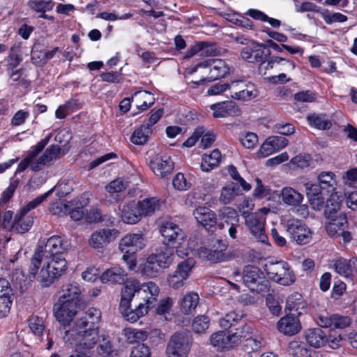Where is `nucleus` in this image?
<instances>
[{
  "mask_svg": "<svg viewBox=\"0 0 357 357\" xmlns=\"http://www.w3.org/2000/svg\"><path fill=\"white\" fill-rule=\"evenodd\" d=\"M219 218L221 222L218 224L220 229H225L226 227L231 225H238L239 216L237 211L231 207H224L219 211Z\"/></svg>",
  "mask_w": 357,
  "mask_h": 357,
  "instance_id": "nucleus-31",
  "label": "nucleus"
},
{
  "mask_svg": "<svg viewBox=\"0 0 357 357\" xmlns=\"http://www.w3.org/2000/svg\"><path fill=\"white\" fill-rule=\"evenodd\" d=\"M239 194V188L237 183H230L221 190L219 201L222 204H228Z\"/></svg>",
  "mask_w": 357,
  "mask_h": 357,
  "instance_id": "nucleus-41",
  "label": "nucleus"
},
{
  "mask_svg": "<svg viewBox=\"0 0 357 357\" xmlns=\"http://www.w3.org/2000/svg\"><path fill=\"white\" fill-rule=\"evenodd\" d=\"M199 67H208L210 76L207 78H202L199 81H191L190 84L199 85L211 82V80L218 79L224 77L229 73V68L226 62L222 59H208L204 62L198 63L193 71H196Z\"/></svg>",
  "mask_w": 357,
  "mask_h": 357,
  "instance_id": "nucleus-8",
  "label": "nucleus"
},
{
  "mask_svg": "<svg viewBox=\"0 0 357 357\" xmlns=\"http://www.w3.org/2000/svg\"><path fill=\"white\" fill-rule=\"evenodd\" d=\"M49 259L51 260L42 268L38 276L43 287H49L66 271L67 267L66 260L61 255H55Z\"/></svg>",
  "mask_w": 357,
  "mask_h": 357,
  "instance_id": "nucleus-6",
  "label": "nucleus"
},
{
  "mask_svg": "<svg viewBox=\"0 0 357 357\" xmlns=\"http://www.w3.org/2000/svg\"><path fill=\"white\" fill-rule=\"evenodd\" d=\"M234 275L252 291L258 294H266L270 291L269 281L266 278L263 271L258 267L247 265L243 268L242 275L239 272H234Z\"/></svg>",
  "mask_w": 357,
  "mask_h": 357,
  "instance_id": "nucleus-2",
  "label": "nucleus"
},
{
  "mask_svg": "<svg viewBox=\"0 0 357 357\" xmlns=\"http://www.w3.org/2000/svg\"><path fill=\"white\" fill-rule=\"evenodd\" d=\"M60 293L61 295L58 300L80 305L82 301L81 290L77 284H65L62 286Z\"/></svg>",
  "mask_w": 357,
  "mask_h": 357,
  "instance_id": "nucleus-24",
  "label": "nucleus"
},
{
  "mask_svg": "<svg viewBox=\"0 0 357 357\" xmlns=\"http://www.w3.org/2000/svg\"><path fill=\"white\" fill-rule=\"evenodd\" d=\"M119 235L116 229H101L93 232L89 238V245L94 248H102L115 240Z\"/></svg>",
  "mask_w": 357,
  "mask_h": 357,
  "instance_id": "nucleus-15",
  "label": "nucleus"
},
{
  "mask_svg": "<svg viewBox=\"0 0 357 357\" xmlns=\"http://www.w3.org/2000/svg\"><path fill=\"white\" fill-rule=\"evenodd\" d=\"M322 327L309 328L305 331L307 342L314 348H321L327 346V333Z\"/></svg>",
  "mask_w": 357,
  "mask_h": 357,
  "instance_id": "nucleus-25",
  "label": "nucleus"
},
{
  "mask_svg": "<svg viewBox=\"0 0 357 357\" xmlns=\"http://www.w3.org/2000/svg\"><path fill=\"white\" fill-rule=\"evenodd\" d=\"M307 119L311 126L321 130H328L332 126L331 121L325 114L315 113L307 116Z\"/></svg>",
  "mask_w": 357,
  "mask_h": 357,
  "instance_id": "nucleus-43",
  "label": "nucleus"
},
{
  "mask_svg": "<svg viewBox=\"0 0 357 357\" xmlns=\"http://www.w3.org/2000/svg\"><path fill=\"white\" fill-rule=\"evenodd\" d=\"M245 225L250 232L260 242L266 243L268 236L264 233L265 218L264 215L253 213L245 216Z\"/></svg>",
  "mask_w": 357,
  "mask_h": 357,
  "instance_id": "nucleus-16",
  "label": "nucleus"
},
{
  "mask_svg": "<svg viewBox=\"0 0 357 357\" xmlns=\"http://www.w3.org/2000/svg\"><path fill=\"white\" fill-rule=\"evenodd\" d=\"M54 189V188H52L43 195H41L29 202L25 206L22 208V210H23V213H28L30 210L33 209L40 205L53 192Z\"/></svg>",
  "mask_w": 357,
  "mask_h": 357,
  "instance_id": "nucleus-56",
  "label": "nucleus"
},
{
  "mask_svg": "<svg viewBox=\"0 0 357 357\" xmlns=\"http://www.w3.org/2000/svg\"><path fill=\"white\" fill-rule=\"evenodd\" d=\"M28 5L32 10L45 13L46 11L51 10L54 3L52 0H30Z\"/></svg>",
  "mask_w": 357,
  "mask_h": 357,
  "instance_id": "nucleus-50",
  "label": "nucleus"
},
{
  "mask_svg": "<svg viewBox=\"0 0 357 357\" xmlns=\"http://www.w3.org/2000/svg\"><path fill=\"white\" fill-rule=\"evenodd\" d=\"M150 348L144 344H139L134 347L130 353V357H151Z\"/></svg>",
  "mask_w": 357,
  "mask_h": 357,
  "instance_id": "nucleus-60",
  "label": "nucleus"
},
{
  "mask_svg": "<svg viewBox=\"0 0 357 357\" xmlns=\"http://www.w3.org/2000/svg\"><path fill=\"white\" fill-rule=\"evenodd\" d=\"M132 100L135 102L139 109L145 110L153 105L155 98L147 91H139L134 93Z\"/></svg>",
  "mask_w": 357,
  "mask_h": 357,
  "instance_id": "nucleus-37",
  "label": "nucleus"
},
{
  "mask_svg": "<svg viewBox=\"0 0 357 357\" xmlns=\"http://www.w3.org/2000/svg\"><path fill=\"white\" fill-rule=\"evenodd\" d=\"M321 16L326 24H331L334 22H344L347 20V17L340 13H329L328 10L321 13Z\"/></svg>",
  "mask_w": 357,
  "mask_h": 357,
  "instance_id": "nucleus-57",
  "label": "nucleus"
},
{
  "mask_svg": "<svg viewBox=\"0 0 357 357\" xmlns=\"http://www.w3.org/2000/svg\"><path fill=\"white\" fill-rule=\"evenodd\" d=\"M241 57L249 63L261 62L271 55V51L264 43L252 41L250 45L243 48Z\"/></svg>",
  "mask_w": 357,
  "mask_h": 357,
  "instance_id": "nucleus-13",
  "label": "nucleus"
},
{
  "mask_svg": "<svg viewBox=\"0 0 357 357\" xmlns=\"http://www.w3.org/2000/svg\"><path fill=\"white\" fill-rule=\"evenodd\" d=\"M144 246L143 238L141 234H132L124 236L119 243V249L124 253L123 259L127 261L138 250Z\"/></svg>",
  "mask_w": 357,
  "mask_h": 357,
  "instance_id": "nucleus-14",
  "label": "nucleus"
},
{
  "mask_svg": "<svg viewBox=\"0 0 357 357\" xmlns=\"http://www.w3.org/2000/svg\"><path fill=\"white\" fill-rule=\"evenodd\" d=\"M227 245L226 243H221L218 250L207 248L206 247H201L199 249V255L202 258H206L207 260L216 263L223 260L225 257L224 251L226 250Z\"/></svg>",
  "mask_w": 357,
  "mask_h": 357,
  "instance_id": "nucleus-33",
  "label": "nucleus"
},
{
  "mask_svg": "<svg viewBox=\"0 0 357 357\" xmlns=\"http://www.w3.org/2000/svg\"><path fill=\"white\" fill-rule=\"evenodd\" d=\"M273 73L291 71L295 68L294 63L286 58L273 56Z\"/></svg>",
  "mask_w": 357,
  "mask_h": 357,
  "instance_id": "nucleus-42",
  "label": "nucleus"
},
{
  "mask_svg": "<svg viewBox=\"0 0 357 357\" xmlns=\"http://www.w3.org/2000/svg\"><path fill=\"white\" fill-rule=\"evenodd\" d=\"M334 177L335 174L332 172H322L317 176L319 184L328 193L335 189V181Z\"/></svg>",
  "mask_w": 357,
  "mask_h": 357,
  "instance_id": "nucleus-45",
  "label": "nucleus"
},
{
  "mask_svg": "<svg viewBox=\"0 0 357 357\" xmlns=\"http://www.w3.org/2000/svg\"><path fill=\"white\" fill-rule=\"evenodd\" d=\"M127 187L128 182L121 178H117L110 182L106 188L109 193H116L124 190Z\"/></svg>",
  "mask_w": 357,
  "mask_h": 357,
  "instance_id": "nucleus-61",
  "label": "nucleus"
},
{
  "mask_svg": "<svg viewBox=\"0 0 357 357\" xmlns=\"http://www.w3.org/2000/svg\"><path fill=\"white\" fill-rule=\"evenodd\" d=\"M324 194V193L317 194L316 195H312V197L307 196L309 199L310 204L314 210L320 211L323 208L325 203Z\"/></svg>",
  "mask_w": 357,
  "mask_h": 357,
  "instance_id": "nucleus-63",
  "label": "nucleus"
},
{
  "mask_svg": "<svg viewBox=\"0 0 357 357\" xmlns=\"http://www.w3.org/2000/svg\"><path fill=\"white\" fill-rule=\"evenodd\" d=\"M175 249L169 246L162 245L151 255L157 260V263L164 268H168L174 261Z\"/></svg>",
  "mask_w": 357,
  "mask_h": 357,
  "instance_id": "nucleus-28",
  "label": "nucleus"
},
{
  "mask_svg": "<svg viewBox=\"0 0 357 357\" xmlns=\"http://www.w3.org/2000/svg\"><path fill=\"white\" fill-rule=\"evenodd\" d=\"M150 166L154 174L160 178H165L174 169V162L167 155L155 156L150 161Z\"/></svg>",
  "mask_w": 357,
  "mask_h": 357,
  "instance_id": "nucleus-21",
  "label": "nucleus"
},
{
  "mask_svg": "<svg viewBox=\"0 0 357 357\" xmlns=\"http://www.w3.org/2000/svg\"><path fill=\"white\" fill-rule=\"evenodd\" d=\"M209 325V319L204 315L197 316L195 317L192 324V330L197 333L204 332Z\"/></svg>",
  "mask_w": 357,
  "mask_h": 357,
  "instance_id": "nucleus-55",
  "label": "nucleus"
},
{
  "mask_svg": "<svg viewBox=\"0 0 357 357\" xmlns=\"http://www.w3.org/2000/svg\"><path fill=\"white\" fill-rule=\"evenodd\" d=\"M247 83L242 80H237L228 84V92L231 98L235 99L238 97V95L241 93L243 88H245Z\"/></svg>",
  "mask_w": 357,
  "mask_h": 357,
  "instance_id": "nucleus-59",
  "label": "nucleus"
},
{
  "mask_svg": "<svg viewBox=\"0 0 357 357\" xmlns=\"http://www.w3.org/2000/svg\"><path fill=\"white\" fill-rule=\"evenodd\" d=\"M282 202L289 206H297L302 203L303 196L290 187H284L281 192Z\"/></svg>",
  "mask_w": 357,
  "mask_h": 357,
  "instance_id": "nucleus-39",
  "label": "nucleus"
},
{
  "mask_svg": "<svg viewBox=\"0 0 357 357\" xmlns=\"http://www.w3.org/2000/svg\"><path fill=\"white\" fill-rule=\"evenodd\" d=\"M285 229L290 237L298 245H305L310 242L312 232L302 220L291 218L287 220Z\"/></svg>",
  "mask_w": 357,
  "mask_h": 357,
  "instance_id": "nucleus-9",
  "label": "nucleus"
},
{
  "mask_svg": "<svg viewBox=\"0 0 357 357\" xmlns=\"http://www.w3.org/2000/svg\"><path fill=\"white\" fill-rule=\"evenodd\" d=\"M80 305L68 303L58 300L53 307L54 315L63 327V330L66 331V327L70 326V323L75 317Z\"/></svg>",
  "mask_w": 357,
  "mask_h": 357,
  "instance_id": "nucleus-11",
  "label": "nucleus"
},
{
  "mask_svg": "<svg viewBox=\"0 0 357 357\" xmlns=\"http://www.w3.org/2000/svg\"><path fill=\"white\" fill-rule=\"evenodd\" d=\"M258 142V137L255 133L248 132L241 138V143L246 149H253Z\"/></svg>",
  "mask_w": 357,
  "mask_h": 357,
  "instance_id": "nucleus-64",
  "label": "nucleus"
},
{
  "mask_svg": "<svg viewBox=\"0 0 357 357\" xmlns=\"http://www.w3.org/2000/svg\"><path fill=\"white\" fill-rule=\"evenodd\" d=\"M199 296L196 293H189L183 296L181 303V309L185 314H188L194 310L197 305Z\"/></svg>",
  "mask_w": 357,
  "mask_h": 357,
  "instance_id": "nucleus-46",
  "label": "nucleus"
},
{
  "mask_svg": "<svg viewBox=\"0 0 357 357\" xmlns=\"http://www.w3.org/2000/svg\"><path fill=\"white\" fill-rule=\"evenodd\" d=\"M334 267L336 272L340 275L347 277L351 274V266L347 259H340L337 260L334 264Z\"/></svg>",
  "mask_w": 357,
  "mask_h": 357,
  "instance_id": "nucleus-58",
  "label": "nucleus"
},
{
  "mask_svg": "<svg viewBox=\"0 0 357 357\" xmlns=\"http://www.w3.org/2000/svg\"><path fill=\"white\" fill-rule=\"evenodd\" d=\"M317 323L322 328L334 326L335 328L343 329L350 325L351 319L338 314L331 316L320 314L317 317Z\"/></svg>",
  "mask_w": 357,
  "mask_h": 357,
  "instance_id": "nucleus-20",
  "label": "nucleus"
},
{
  "mask_svg": "<svg viewBox=\"0 0 357 357\" xmlns=\"http://www.w3.org/2000/svg\"><path fill=\"white\" fill-rule=\"evenodd\" d=\"M38 247L41 248L42 253L46 259L55 255H61L66 250L61 238L59 236L49 238L44 246L38 245Z\"/></svg>",
  "mask_w": 357,
  "mask_h": 357,
  "instance_id": "nucleus-23",
  "label": "nucleus"
},
{
  "mask_svg": "<svg viewBox=\"0 0 357 357\" xmlns=\"http://www.w3.org/2000/svg\"><path fill=\"white\" fill-rule=\"evenodd\" d=\"M340 206L341 200L340 199V197L337 193L332 194L326 202V208L324 211L326 218H331V215H334L340 209Z\"/></svg>",
  "mask_w": 357,
  "mask_h": 357,
  "instance_id": "nucleus-48",
  "label": "nucleus"
},
{
  "mask_svg": "<svg viewBox=\"0 0 357 357\" xmlns=\"http://www.w3.org/2000/svg\"><path fill=\"white\" fill-rule=\"evenodd\" d=\"M43 257H45L44 255L42 253L41 248L37 247L35 253L31 260L29 275V279L36 277V275L38 272L39 267L40 266L41 261Z\"/></svg>",
  "mask_w": 357,
  "mask_h": 357,
  "instance_id": "nucleus-49",
  "label": "nucleus"
},
{
  "mask_svg": "<svg viewBox=\"0 0 357 357\" xmlns=\"http://www.w3.org/2000/svg\"><path fill=\"white\" fill-rule=\"evenodd\" d=\"M123 334L126 342L130 344L144 341L147 338V333L146 331L132 328H125Z\"/></svg>",
  "mask_w": 357,
  "mask_h": 357,
  "instance_id": "nucleus-47",
  "label": "nucleus"
},
{
  "mask_svg": "<svg viewBox=\"0 0 357 357\" xmlns=\"http://www.w3.org/2000/svg\"><path fill=\"white\" fill-rule=\"evenodd\" d=\"M98 349L100 354L107 357H117L118 351L114 349L111 342L106 337H102Z\"/></svg>",
  "mask_w": 357,
  "mask_h": 357,
  "instance_id": "nucleus-54",
  "label": "nucleus"
},
{
  "mask_svg": "<svg viewBox=\"0 0 357 357\" xmlns=\"http://www.w3.org/2000/svg\"><path fill=\"white\" fill-rule=\"evenodd\" d=\"M195 265V261L191 257L180 262L175 271L167 278L169 287L176 289L183 287Z\"/></svg>",
  "mask_w": 357,
  "mask_h": 357,
  "instance_id": "nucleus-12",
  "label": "nucleus"
},
{
  "mask_svg": "<svg viewBox=\"0 0 357 357\" xmlns=\"http://www.w3.org/2000/svg\"><path fill=\"white\" fill-rule=\"evenodd\" d=\"M133 283H129L126 287L121 289V298L119 305V310L123 317L130 322L137 321L140 317L148 313L149 306L145 307L142 302H138V305H132L131 307V302L133 298L135 290L136 288Z\"/></svg>",
  "mask_w": 357,
  "mask_h": 357,
  "instance_id": "nucleus-3",
  "label": "nucleus"
},
{
  "mask_svg": "<svg viewBox=\"0 0 357 357\" xmlns=\"http://www.w3.org/2000/svg\"><path fill=\"white\" fill-rule=\"evenodd\" d=\"M61 155L60 146L52 144L45 151L43 155L36 160L35 163L31 165V170L38 172L42 169L44 166L49 165L52 161L59 159Z\"/></svg>",
  "mask_w": 357,
  "mask_h": 357,
  "instance_id": "nucleus-19",
  "label": "nucleus"
},
{
  "mask_svg": "<svg viewBox=\"0 0 357 357\" xmlns=\"http://www.w3.org/2000/svg\"><path fill=\"white\" fill-rule=\"evenodd\" d=\"M162 269V268L157 263V260L151 255L147 257L146 261L140 265L141 273L149 278L156 277Z\"/></svg>",
  "mask_w": 357,
  "mask_h": 357,
  "instance_id": "nucleus-40",
  "label": "nucleus"
},
{
  "mask_svg": "<svg viewBox=\"0 0 357 357\" xmlns=\"http://www.w3.org/2000/svg\"><path fill=\"white\" fill-rule=\"evenodd\" d=\"M28 213H23V210L15 215V224L14 231L17 234H24L33 225V218L27 215Z\"/></svg>",
  "mask_w": 357,
  "mask_h": 357,
  "instance_id": "nucleus-38",
  "label": "nucleus"
},
{
  "mask_svg": "<svg viewBox=\"0 0 357 357\" xmlns=\"http://www.w3.org/2000/svg\"><path fill=\"white\" fill-rule=\"evenodd\" d=\"M245 314L241 310H234L227 313L224 317L220 319V326L224 329H229L243 322Z\"/></svg>",
  "mask_w": 357,
  "mask_h": 357,
  "instance_id": "nucleus-34",
  "label": "nucleus"
},
{
  "mask_svg": "<svg viewBox=\"0 0 357 357\" xmlns=\"http://www.w3.org/2000/svg\"><path fill=\"white\" fill-rule=\"evenodd\" d=\"M127 273L120 267H113L106 270L100 276V280L103 283L110 282L112 284L123 283L125 284L127 280Z\"/></svg>",
  "mask_w": 357,
  "mask_h": 357,
  "instance_id": "nucleus-30",
  "label": "nucleus"
},
{
  "mask_svg": "<svg viewBox=\"0 0 357 357\" xmlns=\"http://www.w3.org/2000/svg\"><path fill=\"white\" fill-rule=\"evenodd\" d=\"M263 268L269 279L281 285L289 286L295 282V275L284 261L268 260Z\"/></svg>",
  "mask_w": 357,
  "mask_h": 357,
  "instance_id": "nucleus-4",
  "label": "nucleus"
},
{
  "mask_svg": "<svg viewBox=\"0 0 357 357\" xmlns=\"http://www.w3.org/2000/svg\"><path fill=\"white\" fill-rule=\"evenodd\" d=\"M150 133L151 131L149 127L142 126L133 132L131 137V141L135 144H144L147 141Z\"/></svg>",
  "mask_w": 357,
  "mask_h": 357,
  "instance_id": "nucleus-52",
  "label": "nucleus"
},
{
  "mask_svg": "<svg viewBox=\"0 0 357 357\" xmlns=\"http://www.w3.org/2000/svg\"><path fill=\"white\" fill-rule=\"evenodd\" d=\"M160 231L163 238L162 243L164 245L177 248L181 245L185 238L184 232L175 223L171 221H164L162 222Z\"/></svg>",
  "mask_w": 357,
  "mask_h": 357,
  "instance_id": "nucleus-10",
  "label": "nucleus"
},
{
  "mask_svg": "<svg viewBox=\"0 0 357 357\" xmlns=\"http://www.w3.org/2000/svg\"><path fill=\"white\" fill-rule=\"evenodd\" d=\"M215 118H223L227 116H237L240 110L234 101L221 102L211 105Z\"/></svg>",
  "mask_w": 357,
  "mask_h": 357,
  "instance_id": "nucleus-26",
  "label": "nucleus"
},
{
  "mask_svg": "<svg viewBox=\"0 0 357 357\" xmlns=\"http://www.w3.org/2000/svg\"><path fill=\"white\" fill-rule=\"evenodd\" d=\"M211 344L218 349L229 350L234 347L229 333L218 332L213 333L210 338Z\"/></svg>",
  "mask_w": 357,
  "mask_h": 357,
  "instance_id": "nucleus-35",
  "label": "nucleus"
},
{
  "mask_svg": "<svg viewBox=\"0 0 357 357\" xmlns=\"http://www.w3.org/2000/svg\"><path fill=\"white\" fill-rule=\"evenodd\" d=\"M193 215L197 222L208 231H213L217 224L216 214L208 207L199 206L193 211Z\"/></svg>",
  "mask_w": 357,
  "mask_h": 357,
  "instance_id": "nucleus-17",
  "label": "nucleus"
},
{
  "mask_svg": "<svg viewBox=\"0 0 357 357\" xmlns=\"http://www.w3.org/2000/svg\"><path fill=\"white\" fill-rule=\"evenodd\" d=\"M221 160V153L215 149L209 154L204 153L202 155L200 167L204 172H210L217 167Z\"/></svg>",
  "mask_w": 357,
  "mask_h": 357,
  "instance_id": "nucleus-32",
  "label": "nucleus"
},
{
  "mask_svg": "<svg viewBox=\"0 0 357 357\" xmlns=\"http://www.w3.org/2000/svg\"><path fill=\"white\" fill-rule=\"evenodd\" d=\"M256 96L257 91L254 89V86L246 84L245 88H243L241 93L235 99L245 101L254 98Z\"/></svg>",
  "mask_w": 357,
  "mask_h": 357,
  "instance_id": "nucleus-62",
  "label": "nucleus"
},
{
  "mask_svg": "<svg viewBox=\"0 0 357 357\" xmlns=\"http://www.w3.org/2000/svg\"><path fill=\"white\" fill-rule=\"evenodd\" d=\"M141 215L148 216L160 210V202L156 197L146 198L137 203Z\"/></svg>",
  "mask_w": 357,
  "mask_h": 357,
  "instance_id": "nucleus-36",
  "label": "nucleus"
},
{
  "mask_svg": "<svg viewBox=\"0 0 357 357\" xmlns=\"http://www.w3.org/2000/svg\"><path fill=\"white\" fill-rule=\"evenodd\" d=\"M235 331L231 330L229 333L234 346L237 345L242 337H246L248 335L251 333L252 328L247 325L243 324L238 328L234 329Z\"/></svg>",
  "mask_w": 357,
  "mask_h": 357,
  "instance_id": "nucleus-51",
  "label": "nucleus"
},
{
  "mask_svg": "<svg viewBox=\"0 0 357 357\" xmlns=\"http://www.w3.org/2000/svg\"><path fill=\"white\" fill-rule=\"evenodd\" d=\"M63 340L75 344L76 351L84 352L92 349L99 340L98 326L86 319H77L71 328L65 331Z\"/></svg>",
  "mask_w": 357,
  "mask_h": 357,
  "instance_id": "nucleus-1",
  "label": "nucleus"
},
{
  "mask_svg": "<svg viewBox=\"0 0 357 357\" xmlns=\"http://www.w3.org/2000/svg\"><path fill=\"white\" fill-rule=\"evenodd\" d=\"M328 219L330 221L326 224L325 229L331 236H340V232L347 227V217L345 213H340L339 215H331V218Z\"/></svg>",
  "mask_w": 357,
  "mask_h": 357,
  "instance_id": "nucleus-27",
  "label": "nucleus"
},
{
  "mask_svg": "<svg viewBox=\"0 0 357 357\" xmlns=\"http://www.w3.org/2000/svg\"><path fill=\"white\" fill-rule=\"evenodd\" d=\"M128 282L137 286L136 288H133L135 292H133L134 296L132 300V305H138V302H142L145 307L149 306V310L155 305L159 288L154 282H149L146 285H140L137 280L130 278L126 282L123 287H126Z\"/></svg>",
  "mask_w": 357,
  "mask_h": 357,
  "instance_id": "nucleus-5",
  "label": "nucleus"
},
{
  "mask_svg": "<svg viewBox=\"0 0 357 357\" xmlns=\"http://www.w3.org/2000/svg\"><path fill=\"white\" fill-rule=\"evenodd\" d=\"M288 144V140L281 136H271L262 144L257 155L259 157H266L273 153L284 148Z\"/></svg>",
  "mask_w": 357,
  "mask_h": 357,
  "instance_id": "nucleus-18",
  "label": "nucleus"
},
{
  "mask_svg": "<svg viewBox=\"0 0 357 357\" xmlns=\"http://www.w3.org/2000/svg\"><path fill=\"white\" fill-rule=\"evenodd\" d=\"M86 220L89 223H98L100 222H107L109 224H113L114 220H111L110 218H107L106 215H102L101 212L98 208H93L90 210L86 213Z\"/></svg>",
  "mask_w": 357,
  "mask_h": 357,
  "instance_id": "nucleus-53",
  "label": "nucleus"
},
{
  "mask_svg": "<svg viewBox=\"0 0 357 357\" xmlns=\"http://www.w3.org/2000/svg\"><path fill=\"white\" fill-rule=\"evenodd\" d=\"M277 328L284 335L292 336L301 330V324L296 316L287 314L278 321Z\"/></svg>",
  "mask_w": 357,
  "mask_h": 357,
  "instance_id": "nucleus-22",
  "label": "nucleus"
},
{
  "mask_svg": "<svg viewBox=\"0 0 357 357\" xmlns=\"http://www.w3.org/2000/svg\"><path fill=\"white\" fill-rule=\"evenodd\" d=\"M121 212L122 220L127 224H135L142 218L139 207L135 201L125 204Z\"/></svg>",
  "mask_w": 357,
  "mask_h": 357,
  "instance_id": "nucleus-29",
  "label": "nucleus"
},
{
  "mask_svg": "<svg viewBox=\"0 0 357 357\" xmlns=\"http://www.w3.org/2000/svg\"><path fill=\"white\" fill-rule=\"evenodd\" d=\"M265 346L264 339L259 335L250 336L245 339L243 344V350L250 354L259 351Z\"/></svg>",
  "mask_w": 357,
  "mask_h": 357,
  "instance_id": "nucleus-44",
  "label": "nucleus"
},
{
  "mask_svg": "<svg viewBox=\"0 0 357 357\" xmlns=\"http://www.w3.org/2000/svg\"><path fill=\"white\" fill-rule=\"evenodd\" d=\"M192 337L185 331L174 333L169 340L166 349L168 357H187L190 351Z\"/></svg>",
  "mask_w": 357,
  "mask_h": 357,
  "instance_id": "nucleus-7",
  "label": "nucleus"
}]
</instances>
